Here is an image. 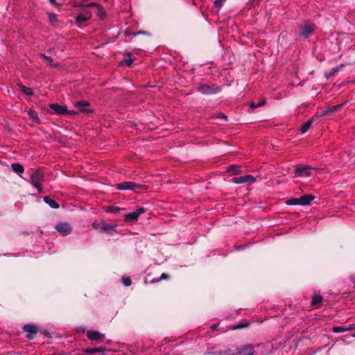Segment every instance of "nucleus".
Listing matches in <instances>:
<instances>
[{"mask_svg": "<svg viewBox=\"0 0 355 355\" xmlns=\"http://www.w3.org/2000/svg\"><path fill=\"white\" fill-rule=\"evenodd\" d=\"M19 90L27 96H32L33 94V90L30 87H26L22 84L19 83L17 85Z\"/></svg>", "mask_w": 355, "mask_h": 355, "instance_id": "15", "label": "nucleus"}, {"mask_svg": "<svg viewBox=\"0 0 355 355\" xmlns=\"http://www.w3.org/2000/svg\"><path fill=\"white\" fill-rule=\"evenodd\" d=\"M254 354V348L252 345H247L243 348L238 349L237 355H252Z\"/></svg>", "mask_w": 355, "mask_h": 355, "instance_id": "12", "label": "nucleus"}, {"mask_svg": "<svg viewBox=\"0 0 355 355\" xmlns=\"http://www.w3.org/2000/svg\"><path fill=\"white\" fill-rule=\"evenodd\" d=\"M265 103H266L265 101H259L257 103H252L250 104V107H252V108L261 107V106L265 104Z\"/></svg>", "mask_w": 355, "mask_h": 355, "instance_id": "29", "label": "nucleus"}, {"mask_svg": "<svg viewBox=\"0 0 355 355\" xmlns=\"http://www.w3.org/2000/svg\"><path fill=\"white\" fill-rule=\"evenodd\" d=\"M119 210H120V209L119 207H112L110 209V211L113 212V213H118L119 211Z\"/></svg>", "mask_w": 355, "mask_h": 355, "instance_id": "35", "label": "nucleus"}, {"mask_svg": "<svg viewBox=\"0 0 355 355\" xmlns=\"http://www.w3.org/2000/svg\"><path fill=\"white\" fill-rule=\"evenodd\" d=\"M87 335L89 340L97 342H101L105 338L104 334L94 330L88 331Z\"/></svg>", "mask_w": 355, "mask_h": 355, "instance_id": "8", "label": "nucleus"}, {"mask_svg": "<svg viewBox=\"0 0 355 355\" xmlns=\"http://www.w3.org/2000/svg\"><path fill=\"white\" fill-rule=\"evenodd\" d=\"M44 181V175L39 171H35L31 175V183L39 193L44 192L41 183Z\"/></svg>", "mask_w": 355, "mask_h": 355, "instance_id": "1", "label": "nucleus"}, {"mask_svg": "<svg viewBox=\"0 0 355 355\" xmlns=\"http://www.w3.org/2000/svg\"><path fill=\"white\" fill-rule=\"evenodd\" d=\"M314 168L309 166H298L295 168V173L297 176L309 177L312 175V171Z\"/></svg>", "mask_w": 355, "mask_h": 355, "instance_id": "4", "label": "nucleus"}, {"mask_svg": "<svg viewBox=\"0 0 355 355\" xmlns=\"http://www.w3.org/2000/svg\"><path fill=\"white\" fill-rule=\"evenodd\" d=\"M28 116H30L31 119H32L33 120L35 121H38V116H37V114L35 111L34 110H30L28 111Z\"/></svg>", "mask_w": 355, "mask_h": 355, "instance_id": "26", "label": "nucleus"}, {"mask_svg": "<svg viewBox=\"0 0 355 355\" xmlns=\"http://www.w3.org/2000/svg\"><path fill=\"white\" fill-rule=\"evenodd\" d=\"M343 106V104L336 105L335 106L331 107V108L324 111L321 116H328L330 114L338 111L341 107Z\"/></svg>", "mask_w": 355, "mask_h": 355, "instance_id": "17", "label": "nucleus"}, {"mask_svg": "<svg viewBox=\"0 0 355 355\" xmlns=\"http://www.w3.org/2000/svg\"><path fill=\"white\" fill-rule=\"evenodd\" d=\"M226 0H215L214 1V4L218 6V7H221L222 5L223 4V3Z\"/></svg>", "mask_w": 355, "mask_h": 355, "instance_id": "33", "label": "nucleus"}, {"mask_svg": "<svg viewBox=\"0 0 355 355\" xmlns=\"http://www.w3.org/2000/svg\"><path fill=\"white\" fill-rule=\"evenodd\" d=\"M122 282H123V284L125 286H129L131 285V279L130 277H123L122 278Z\"/></svg>", "mask_w": 355, "mask_h": 355, "instance_id": "32", "label": "nucleus"}, {"mask_svg": "<svg viewBox=\"0 0 355 355\" xmlns=\"http://www.w3.org/2000/svg\"><path fill=\"white\" fill-rule=\"evenodd\" d=\"M332 331L334 333H342L345 331L344 327H333Z\"/></svg>", "mask_w": 355, "mask_h": 355, "instance_id": "30", "label": "nucleus"}, {"mask_svg": "<svg viewBox=\"0 0 355 355\" xmlns=\"http://www.w3.org/2000/svg\"><path fill=\"white\" fill-rule=\"evenodd\" d=\"M287 205H300L299 198H291L286 202Z\"/></svg>", "mask_w": 355, "mask_h": 355, "instance_id": "22", "label": "nucleus"}, {"mask_svg": "<svg viewBox=\"0 0 355 355\" xmlns=\"http://www.w3.org/2000/svg\"><path fill=\"white\" fill-rule=\"evenodd\" d=\"M141 33H143V32H141V31H138V32H137V33H133V35H134V36H136V35H139V34H141Z\"/></svg>", "mask_w": 355, "mask_h": 355, "instance_id": "40", "label": "nucleus"}, {"mask_svg": "<svg viewBox=\"0 0 355 355\" xmlns=\"http://www.w3.org/2000/svg\"><path fill=\"white\" fill-rule=\"evenodd\" d=\"M199 91L201 93L205 94H211V93L215 92L210 87H209L207 85H201L199 87Z\"/></svg>", "mask_w": 355, "mask_h": 355, "instance_id": "21", "label": "nucleus"}, {"mask_svg": "<svg viewBox=\"0 0 355 355\" xmlns=\"http://www.w3.org/2000/svg\"><path fill=\"white\" fill-rule=\"evenodd\" d=\"M311 121H309L306 122L301 128L300 130L302 133H305L311 127Z\"/></svg>", "mask_w": 355, "mask_h": 355, "instance_id": "25", "label": "nucleus"}, {"mask_svg": "<svg viewBox=\"0 0 355 355\" xmlns=\"http://www.w3.org/2000/svg\"><path fill=\"white\" fill-rule=\"evenodd\" d=\"M49 19L51 24L54 25L57 22V17L53 13L49 14Z\"/></svg>", "mask_w": 355, "mask_h": 355, "instance_id": "27", "label": "nucleus"}, {"mask_svg": "<svg viewBox=\"0 0 355 355\" xmlns=\"http://www.w3.org/2000/svg\"><path fill=\"white\" fill-rule=\"evenodd\" d=\"M168 278V275L165 273H162L161 276L159 277V280L166 279Z\"/></svg>", "mask_w": 355, "mask_h": 355, "instance_id": "39", "label": "nucleus"}, {"mask_svg": "<svg viewBox=\"0 0 355 355\" xmlns=\"http://www.w3.org/2000/svg\"><path fill=\"white\" fill-rule=\"evenodd\" d=\"M352 337L355 338V334H354L352 335Z\"/></svg>", "mask_w": 355, "mask_h": 355, "instance_id": "43", "label": "nucleus"}, {"mask_svg": "<svg viewBox=\"0 0 355 355\" xmlns=\"http://www.w3.org/2000/svg\"><path fill=\"white\" fill-rule=\"evenodd\" d=\"M101 231L105 233H110L116 230V225L103 223L101 225Z\"/></svg>", "mask_w": 355, "mask_h": 355, "instance_id": "13", "label": "nucleus"}, {"mask_svg": "<svg viewBox=\"0 0 355 355\" xmlns=\"http://www.w3.org/2000/svg\"><path fill=\"white\" fill-rule=\"evenodd\" d=\"M89 105V103L87 101H78L76 103V107H80V111H85L84 108H82L83 107Z\"/></svg>", "mask_w": 355, "mask_h": 355, "instance_id": "24", "label": "nucleus"}, {"mask_svg": "<svg viewBox=\"0 0 355 355\" xmlns=\"http://www.w3.org/2000/svg\"><path fill=\"white\" fill-rule=\"evenodd\" d=\"M50 108L53 110L55 114H64L67 112V106L60 105L58 104H51Z\"/></svg>", "mask_w": 355, "mask_h": 355, "instance_id": "9", "label": "nucleus"}, {"mask_svg": "<svg viewBox=\"0 0 355 355\" xmlns=\"http://www.w3.org/2000/svg\"><path fill=\"white\" fill-rule=\"evenodd\" d=\"M42 57H44L46 60H48L50 63H52L53 62V59L49 57V56H47V55H45L44 54L42 55Z\"/></svg>", "mask_w": 355, "mask_h": 355, "instance_id": "37", "label": "nucleus"}, {"mask_svg": "<svg viewBox=\"0 0 355 355\" xmlns=\"http://www.w3.org/2000/svg\"><path fill=\"white\" fill-rule=\"evenodd\" d=\"M312 195H304L299 198L300 205H309L311 202L314 199Z\"/></svg>", "mask_w": 355, "mask_h": 355, "instance_id": "14", "label": "nucleus"}, {"mask_svg": "<svg viewBox=\"0 0 355 355\" xmlns=\"http://www.w3.org/2000/svg\"><path fill=\"white\" fill-rule=\"evenodd\" d=\"M255 178L250 175H245L240 177H235L232 178V182L236 184H243L247 182H254Z\"/></svg>", "mask_w": 355, "mask_h": 355, "instance_id": "7", "label": "nucleus"}, {"mask_svg": "<svg viewBox=\"0 0 355 355\" xmlns=\"http://www.w3.org/2000/svg\"><path fill=\"white\" fill-rule=\"evenodd\" d=\"M50 2L53 4V5H55L56 4V0H49Z\"/></svg>", "mask_w": 355, "mask_h": 355, "instance_id": "41", "label": "nucleus"}, {"mask_svg": "<svg viewBox=\"0 0 355 355\" xmlns=\"http://www.w3.org/2000/svg\"><path fill=\"white\" fill-rule=\"evenodd\" d=\"M92 17V13L88 10H85L80 14H79L76 17V20L78 23H80L82 21H85L89 19Z\"/></svg>", "mask_w": 355, "mask_h": 355, "instance_id": "11", "label": "nucleus"}, {"mask_svg": "<svg viewBox=\"0 0 355 355\" xmlns=\"http://www.w3.org/2000/svg\"><path fill=\"white\" fill-rule=\"evenodd\" d=\"M315 28L313 24L305 21L300 26V34L302 37L306 38L314 32Z\"/></svg>", "mask_w": 355, "mask_h": 355, "instance_id": "2", "label": "nucleus"}, {"mask_svg": "<svg viewBox=\"0 0 355 355\" xmlns=\"http://www.w3.org/2000/svg\"><path fill=\"white\" fill-rule=\"evenodd\" d=\"M11 168L13 170L14 172L16 173L21 175L24 173V166L18 163H14L11 164Z\"/></svg>", "mask_w": 355, "mask_h": 355, "instance_id": "16", "label": "nucleus"}, {"mask_svg": "<svg viewBox=\"0 0 355 355\" xmlns=\"http://www.w3.org/2000/svg\"><path fill=\"white\" fill-rule=\"evenodd\" d=\"M44 201L51 208L58 209L59 207V205L55 200L49 198L48 196H45L44 198Z\"/></svg>", "mask_w": 355, "mask_h": 355, "instance_id": "18", "label": "nucleus"}, {"mask_svg": "<svg viewBox=\"0 0 355 355\" xmlns=\"http://www.w3.org/2000/svg\"><path fill=\"white\" fill-rule=\"evenodd\" d=\"M133 60L130 58L129 59H125L122 61L120 62V64L121 65H124V64H126L128 66H130L132 63Z\"/></svg>", "mask_w": 355, "mask_h": 355, "instance_id": "31", "label": "nucleus"}, {"mask_svg": "<svg viewBox=\"0 0 355 355\" xmlns=\"http://www.w3.org/2000/svg\"><path fill=\"white\" fill-rule=\"evenodd\" d=\"M55 230L63 236L69 234L72 230L68 223H60L55 225Z\"/></svg>", "mask_w": 355, "mask_h": 355, "instance_id": "6", "label": "nucleus"}, {"mask_svg": "<svg viewBox=\"0 0 355 355\" xmlns=\"http://www.w3.org/2000/svg\"><path fill=\"white\" fill-rule=\"evenodd\" d=\"M83 6H96L97 8H98V6H100V5H98V3H89L88 4H86V5H83Z\"/></svg>", "mask_w": 355, "mask_h": 355, "instance_id": "36", "label": "nucleus"}, {"mask_svg": "<svg viewBox=\"0 0 355 355\" xmlns=\"http://www.w3.org/2000/svg\"><path fill=\"white\" fill-rule=\"evenodd\" d=\"M249 326V323L247 322H241L239 324L234 325L231 329L233 330L241 329V328H245Z\"/></svg>", "mask_w": 355, "mask_h": 355, "instance_id": "23", "label": "nucleus"}, {"mask_svg": "<svg viewBox=\"0 0 355 355\" xmlns=\"http://www.w3.org/2000/svg\"><path fill=\"white\" fill-rule=\"evenodd\" d=\"M104 351V348H92V349H85V353L86 355H95L97 352H101Z\"/></svg>", "mask_w": 355, "mask_h": 355, "instance_id": "20", "label": "nucleus"}, {"mask_svg": "<svg viewBox=\"0 0 355 355\" xmlns=\"http://www.w3.org/2000/svg\"><path fill=\"white\" fill-rule=\"evenodd\" d=\"M144 212V209L141 207H138L132 212L127 214L124 216V219L127 222L135 221L138 219L139 216Z\"/></svg>", "mask_w": 355, "mask_h": 355, "instance_id": "5", "label": "nucleus"}, {"mask_svg": "<svg viewBox=\"0 0 355 355\" xmlns=\"http://www.w3.org/2000/svg\"><path fill=\"white\" fill-rule=\"evenodd\" d=\"M223 118L227 119V117L225 116H224V115H223Z\"/></svg>", "mask_w": 355, "mask_h": 355, "instance_id": "42", "label": "nucleus"}, {"mask_svg": "<svg viewBox=\"0 0 355 355\" xmlns=\"http://www.w3.org/2000/svg\"><path fill=\"white\" fill-rule=\"evenodd\" d=\"M354 328V324H349L347 327H345V331H351Z\"/></svg>", "mask_w": 355, "mask_h": 355, "instance_id": "34", "label": "nucleus"}, {"mask_svg": "<svg viewBox=\"0 0 355 355\" xmlns=\"http://www.w3.org/2000/svg\"><path fill=\"white\" fill-rule=\"evenodd\" d=\"M116 187L119 190H135L136 189H146V185L136 184L132 182H123L117 184Z\"/></svg>", "mask_w": 355, "mask_h": 355, "instance_id": "3", "label": "nucleus"}, {"mask_svg": "<svg viewBox=\"0 0 355 355\" xmlns=\"http://www.w3.org/2000/svg\"><path fill=\"white\" fill-rule=\"evenodd\" d=\"M322 300V297L319 295H314L311 300V306L318 307Z\"/></svg>", "mask_w": 355, "mask_h": 355, "instance_id": "19", "label": "nucleus"}, {"mask_svg": "<svg viewBox=\"0 0 355 355\" xmlns=\"http://www.w3.org/2000/svg\"><path fill=\"white\" fill-rule=\"evenodd\" d=\"M97 15L101 18H103L105 16V11L101 6L98 8Z\"/></svg>", "mask_w": 355, "mask_h": 355, "instance_id": "28", "label": "nucleus"}, {"mask_svg": "<svg viewBox=\"0 0 355 355\" xmlns=\"http://www.w3.org/2000/svg\"><path fill=\"white\" fill-rule=\"evenodd\" d=\"M24 330L27 333L29 339H33L37 334V328L34 325L26 324L24 327Z\"/></svg>", "mask_w": 355, "mask_h": 355, "instance_id": "10", "label": "nucleus"}, {"mask_svg": "<svg viewBox=\"0 0 355 355\" xmlns=\"http://www.w3.org/2000/svg\"><path fill=\"white\" fill-rule=\"evenodd\" d=\"M67 114V115H74V114H76V112H75V111H73V110H67V112H65V114Z\"/></svg>", "mask_w": 355, "mask_h": 355, "instance_id": "38", "label": "nucleus"}]
</instances>
